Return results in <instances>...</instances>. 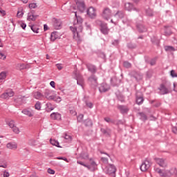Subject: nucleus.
<instances>
[{
    "mask_svg": "<svg viewBox=\"0 0 177 177\" xmlns=\"http://www.w3.org/2000/svg\"><path fill=\"white\" fill-rule=\"evenodd\" d=\"M37 17H38V15H34L32 12H29L28 14L27 20L28 21H35Z\"/></svg>",
    "mask_w": 177,
    "mask_h": 177,
    "instance_id": "2eb2a0df",
    "label": "nucleus"
},
{
    "mask_svg": "<svg viewBox=\"0 0 177 177\" xmlns=\"http://www.w3.org/2000/svg\"><path fill=\"white\" fill-rule=\"evenodd\" d=\"M70 114L72 115H77V112L75 111V109L74 107L71 106L69 108Z\"/></svg>",
    "mask_w": 177,
    "mask_h": 177,
    "instance_id": "72a5a7b5",
    "label": "nucleus"
},
{
    "mask_svg": "<svg viewBox=\"0 0 177 177\" xmlns=\"http://www.w3.org/2000/svg\"><path fill=\"white\" fill-rule=\"evenodd\" d=\"M23 114H25V115H28V117H33L34 116V113H32V112L24 109L22 111Z\"/></svg>",
    "mask_w": 177,
    "mask_h": 177,
    "instance_id": "393cba45",
    "label": "nucleus"
},
{
    "mask_svg": "<svg viewBox=\"0 0 177 177\" xmlns=\"http://www.w3.org/2000/svg\"><path fill=\"white\" fill-rule=\"evenodd\" d=\"M85 125L86 127H92V121L91 120H87L85 121Z\"/></svg>",
    "mask_w": 177,
    "mask_h": 177,
    "instance_id": "a19ab883",
    "label": "nucleus"
},
{
    "mask_svg": "<svg viewBox=\"0 0 177 177\" xmlns=\"http://www.w3.org/2000/svg\"><path fill=\"white\" fill-rule=\"evenodd\" d=\"M31 30L32 31H33V32H35L36 34H38L39 32V28H38V27L35 26H31Z\"/></svg>",
    "mask_w": 177,
    "mask_h": 177,
    "instance_id": "473e14b6",
    "label": "nucleus"
},
{
    "mask_svg": "<svg viewBox=\"0 0 177 177\" xmlns=\"http://www.w3.org/2000/svg\"><path fill=\"white\" fill-rule=\"evenodd\" d=\"M6 148L8 149V150L16 151L17 150V143L13 142H8L6 145Z\"/></svg>",
    "mask_w": 177,
    "mask_h": 177,
    "instance_id": "f8f14e48",
    "label": "nucleus"
},
{
    "mask_svg": "<svg viewBox=\"0 0 177 177\" xmlns=\"http://www.w3.org/2000/svg\"><path fill=\"white\" fill-rule=\"evenodd\" d=\"M86 104L89 107V109H92V107H93V104H92V102H86Z\"/></svg>",
    "mask_w": 177,
    "mask_h": 177,
    "instance_id": "603ef678",
    "label": "nucleus"
},
{
    "mask_svg": "<svg viewBox=\"0 0 177 177\" xmlns=\"http://www.w3.org/2000/svg\"><path fill=\"white\" fill-rule=\"evenodd\" d=\"M138 29L141 32H144V31H146V28H143V26L138 27Z\"/></svg>",
    "mask_w": 177,
    "mask_h": 177,
    "instance_id": "5fc2aeb1",
    "label": "nucleus"
},
{
    "mask_svg": "<svg viewBox=\"0 0 177 177\" xmlns=\"http://www.w3.org/2000/svg\"><path fill=\"white\" fill-rule=\"evenodd\" d=\"M115 17H119V19H122V17H124V13L121 11H119L115 14Z\"/></svg>",
    "mask_w": 177,
    "mask_h": 177,
    "instance_id": "f704fd0d",
    "label": "nucleus"
},
{
    "mask_svg": "<svg viewBox=\"0 0 177 177\" xmlns=\"http://www.w3.org/2000/svg\"><path fill=\"white\" fill-rule=\"evenodd\" d=\"M32 96L35 99H37V100H41L44 97L43 94L41 93L39 91L33 92Z\"/></svg>",
    "mask_w": 177,
    "mask_h": 177,
    "instance_id": "4468645a",
    "label": "nucleus"
},
{
    "mask_svg": "<svg viewBox=\"0 0 177 177\" xmlns=\"http://www.w3.org/2000/svg\"><path fill=\"white\" fill-rule=\"evenodd\" d=\"M6 78V72H1L0 73V80H5Z\"/></svg>",
    "mask_w": 177,
    "mask_h": 177,
    "instance_id": "58836bf2",
    "label": "nucleus"
},
{
    "mask_svg": "<svg viewBox=\"0 0 177 177\" xmlns=\"http://www.w3.org/2000/svg\"><path fill=\"white\" fill-rule=\"evenodd\" d=\"M101 17L104 19V20H109L111 17V10L109 8L103 9L101 13Z\"/></svg>",
    "mask_w": 177,
    "mask_h": 177,
    "instance_id": "423d86ee",
    "label": "nucleus"
},
{
    "mask_svg": "<svg viewBox=\"0 0 177 177\" xmlns=\"http://www.w3.org/2000/svg\"><path fill=\"white\" fill-rule=\"evenodd\" d=\"M172 131L174 133H177V128L176 127H173Z\"/></svg>",
    "mask_w": 177,
    "mask_h": 177,
    "instance_id": "69168bd1",
    "label": "nucleus"
},
{
    "mask_svg": "<svg viewBox=\"0 0 177 177\" xmlns=\"http://www.w3.org/2000/svg\"><path fill=\"white\" fill-rule=\"evenodd\" d=\"M165 50H166V52H175V48L171 46H165Z\"/></svg>",
    "mask_w": 177,
    "mask_h": 177,
    "instance_id": "c85d7f7f",
    "label": "nucleus"
},
{
    "mask_svg": "<svg viewBox=\"0 0 177 177\" xmlns=\"http://www.w3.org/2000/svg\"><path fill=\"white\" fill-rule=\"evenodd\" d=\"M59 35H57V32H52L50 35V41L54 42V41H56V39H57Z\"/></svg>",
    "mask_w": 177,
    "mask_h": 177,
    "instance_id": "5701e85b",
    "label": "nucleus"
},
{
    "mask_svg": "<svg viewBox=\"0 0 177 177\" xmlns=\"http://www.w3.org/2000/svg\"><path fill=\"white\" fill-rule=\"evenodd\" d=\"M155 161L156 164H158V165H160V167H162V168H165V167H167V160L164 158H155Z\"/></svg>",
    "mask_w": 177,
    "mask_h": 177,
    "instance_id": "6e6552de",
    "label": "nucleus"
},
{
    "mask_svg": "<svg viewBox=\"0 0 177 177\" xmlns=\"http://www.w3.org/2000/svg\"><path fill=\"white\" fill-rule=\"evenodd\" d=\"M101 32L102 34H109V28H107L106 24L101 25Z\"/></svg>",
    "mask_w": 177,
    "mask_h": 177,
    "instance_id": "6ab92c4d",
    "label": "nucleus"
},
{
    "mask_svg": "<svg viewBox=\"0 0 177 177\" xmlns=\"http://www.w3.org/2000/svg\"><path fill=\"white\" fill-rule=\"evenodd\" d=\"M104 121H106V122H110V121H111V119H110V118H105Z\"/></svg>",
    "mask_w": 177,
    "mask_h": 177,
    "instance_id": "680f3d73",
    "label": "nucleus"
},
{
    "mask_svg": "<svg viewBox=\"0 0 177 177\" xmlns=\"http://www.w3.org/2000/svg\"><path fill=\"white\" fill-rule=\"evenodd\" d=\"M0 168H8V163H4L3 165H1L0 161Z\"/></svg>",
    "mask_w": 177,
    "mask_h": 177,
    "instance_id": "864d4df0",
    "label": "nucleus"
},
{
    "mask_svg": "<svg viewBox=\"0 0 177 177\" xmlns=\"http://www.w3.org/2000/svg\"><path fill=\"white\" fill-rule=\"evenodd\" d=\"M118 109L122 114H125L126 113H128V111H129V109L127 106H119Z\"/></svg>",
    "mask_w": 177,
    "mask_h": 177,
    "instance_id": "412c9836",
    "label": "nucleus"
},
{
    "mask_svg": "<svg viewBox=\"0 0 177 177\" xmlns=\"http://www.w3.org/2000/svg\"><path fill=\"white\" fill-rule=\"evenodd\" d=\"M88 68L91 73H96V67L93 65H88Z\"/></svg>",
    "mask_w": 177,
    "mask_h": 177,
    "instance_id": "2f4dec72",
    "label": "nucleus"
},
{
    "mask_svg": "<svg viewBox=\"0 0 177 177\" xmlns=\"http://www.w3.org/2000/svg\"><path fill=\"white\" fill-rule=\"evenodd\" d=\"M47 172L50 175H55V170L52 169H48Z\"/></svg>",
    "mask_w": 177,
    "mask_h": 177,
    "instance_id": "49530a36",
    "label": "nucleus"
},
{
    "mask_svg": "<svg viewBox=\"0 0 177 177\" xmlns=\"http://www.w3.org/2000/svg\"><path fill=\"white\" fill-rule=\"evenodd\" d=\"M77 164H80V165H83V167H86V168H88V169H89L90 171H95V169H96V167H97L96 163L95 162V161H93L92 160H90L89 165H86L81 161H77Z\"/></svg>",
    "mask_w": 177,
    "mask_h": 177,
    "instance_id": "39448f33",
    "label": "nucleus"
},
{
    "mask_svg": "<svg viewBox=\"0 0 177 177\" xmlns=\"http://www.w3.org/2000/svg\"><path fill=\"white\" fill-rule=\"evenodd\" d=\"M35 110H38V111H41V104L40 102H37L35 104Z\"/></svg>",
    "mask_w": 177,
    "mask_h": 177,
    "instance_id": "7c9ffc66",
    "label": "nucleus"
},
{
    "mask_svg": "<svg viewBox=\"0 0 177 177\" xmlns=\"http://www.w3.org/2000/svg\"><path fill=\"white\" fill-rule=\"evenodd\" d=\"M50 86H52V88H55V82H54V81H51V82H50Z\"/></svg>",
    "mask_w": 177,
    "mask_h": 177,
    "instance_id": "bf43d9fd",
    "label": "nucleus"
},
{
    "mask_svg": "<svg viewBox=\"0 0 177 177\" xmlns=\"http://www.w3.org/2000/svg\"><path fill=\"white\" fill-rule=\"evenodd\" d=\"M76 16V20H75L73 26H71L70 28L73 32V38L76 41H81V33L82 32V23L84 19L80 15H77V12H75Z\"/></svg>",
    "mask_w": 177,
    "mask_h": 177,
    "instance_id": "f257e3e1",
    "label": "nucleus"
},
{
    "mask_svg": "<svg viewBox=\"0 0 177 177\" xmlns=\"http://www.w3.org/2000/svg\"><path fill=\"white\" fill-rule=\"evenodd\" d=\"M76 5L77 6V9L78 10H80V12H82L85 10V4L84 3L83 1H76Z\"/></svg>",
    "mask_w": 177,
    "mask_h": 177,
    "instance_id": "9d476101",
    "label": "nucleus"
},
{
    "mask_svg": "<svg viewBox=\"0 0 177 177\" xmlns=\"http://www.w3.org/2000/svg\"><path fill=\"white\" fill-rule=\"evenodd\" d=\"M88 80L93 86H97V79L95 76H91Z\"/></svg>",
    "mask_w": 177,
    "mask_h": 177,
    "instance_id": "dca6fc26",
    "label": "nucleus"
},
{
    "mask_svg": "<svg viewBox=\"0 0 177 177\" xmlns=\"http://www.w3.org/2000/svg\"><path fill=\"white\" fill-rule=\"evenodd\" d=\"M6 124L12 129L16 125V122L13 120H10L6 122Z\"/></svg>",
    "mask_w": 177,
    "mask_h": 177,
    "instance_id": "4be33fe9",
    "label": "nucleus"
},
{
    "mask_svg": "<svg viewBox=\"0 0 177 177\" xmlns=\"http://www.w3.org/2000/svg\"><path fill=\"white\" fill-rule=\"evenodd\" d=\"M29 9H35L37 8V4L35 3H31L29 4Z\"/></svg>",
    "mask_w": 177,
    "mask_h": 177,
    "instance_id": "79ce46f5",
    "label": "nucleus"
},
{
    "mask_svg": "<svg viewBox=\"0 0 177 177\" xmlns=\"http://www.w3.org/2000/svg\"><path fill=\"white\" fill-rule=\"evenodd\" d=\"M171 77H177L176 75V73H175V71H171V73H170Z\"/></svg>",
    "mask_w": 177,
    "mask_h": 177,
    "instance_id": "6e6d98bb",
    "label": "nucleus"
},
{
    "mask_svg": "<svg viewBox=\"0 0 177 177\" xmlns=\"http://www.w3.org/2000/svg\"><path fill=\"white\" fill-rule=\"evenodd\" d=\"M6 93L7 94V97H13L15 96V92L12 91V89L6 90Z\"/></svg>",
    "mask_w": 177,
    "mask_h": 177,
    "instance_id": "b1692460",
    "label": "nucleus"
},
{
    "mask_svg": "<svg viewBox=\"0 0 177 177\" xmlns=\"http://www.w3.org/2000/svg\"><path fill=\"white\" fill-rule=\"evenodd\" d=\"M23 16H24V9L23 8V7H21L18 9L17 17H19V19H21Z\"/></svg>",
    "mask_w": 177,
    "mask_h": 177,
    "instance_id": "a211bd4d",
    "label": "nucleus"
},
{
    "mask_svg": "<svg viewBox=\"0 0 177 177\" xmlns=\"http://www.w3.org/2000/svg\"><path fill=\"white\" fill-rule=\"evenodd\" d=\"M102 160H104V165H108L109 164H107V162H109V159L104 158H102Z\"/></svg>",
    "mask_w": 177,
    "mask_h": 177,
    "instance_id": "4d7b16f0",
    "label": "nucleus"
},
{
    "mask_svg": "<svg viewBox=\"0 0 177 177\" xmlns=\"http://www.w3.org/2000/svg\"><path fill=\"white\" fill-rule=\"evenodd\" d=\"M14 133L19 135L20 133V129L16 126V124L11 129Z\"/></svg>",
    "mask_w": 177,
    "mask_h": 177,
    "instance_id": "c756f323",
    "label": "nucleus"
},
{
    "mask_svg": "<svg viewBox=\"0 0 177 177\" xmlns=\"http://www.w3.org/2000/svg\"><path fill=\"white\" fill-rule=\"evenodd\" d=\"M57 160H63L64 161H66V162H68V160H67V158H63V157H57Z\"/></svg>",
    "mask_w": 177,
    "mask_h": 177,
    "instance_id": "3c124183",
    "label": "nucleus"
},
{
    "mask_svg": "<svg viewBox=\"0 0 177 177\" xmlns=\"http://www.w3.org/2000/svg\"><path fill=\"white\" fill-rule=\"evenodd\" d=\"M17 68L18 70H24L26 68H30V65L26 64H17Z\"/></svg>",
    "mask_w": 177,
    "mask_h": 177,
    "instance_id": "f3484780",
    "label": "nucleus"
},
{
    "mask_svg": "<svg viewBox=\"0 0 177 177\" xmlns=\"http://www.w3.org/2000/svg\"><path fill=\"white\" fill-rule=\"evenodd\" d=\"M56 67L57 68H58V70H63V64H56Z\"/></svg>",
    "mask_w": 177,
    "mask_h": 177,
    "instance_id": "a18cd8bd",
    "label": "nucleus"
},
{
    "mask_svg": "<svg viewBox=\"0 0 177 177\" xmlns=\"http://www.w3.org/2000/svg\"><path fill=\"white\" fill-rule=\"evenodd\" d=\"M131 66L132 65L131 64V63H129L128 62H124V67H126V68H131Z\"/></svg>",
    "mask_w": 177,
    "mask_h": 177,
    "instance_id": "ea45409f",
    "label": "nucleus"
},
{
    "mask_svg": "<svg viewBox=\"0 0 177 177\" xmlns=\"http://www.w3.org/2000/svg\"><path fill=\"white\" fill-rule=\"evenodd\" d=\"M0 59L1 60H5V59H6V55H5V54L2 52H0Z\"/></svg>",
    "mask_w": 177,
    "mask_h": 177,
    "instance_id": "37998d69",
    "label": "nucleus"
},
{
    "mask_svg": "<svg viewBox=\"0 0 177 177\" xmlns=\"http://www.w3.org/2000/svg\"><path fill=\"white\" fill-rule=\"evenodd\" d=\"M64 139H66V140H70L71 139V137L70 136L66 134L64 136Z\"/></svg>",
    "mask_w": 177,
    "mask_h": 177,
    "instance_id": "13d9d810",
    "label": "nucleus"
},
{
    "mask_svg": "<svg viewBox=\"0 0 177 177\" xmlns=\"http://www.w3.org/2000/svg\"><path fill=\"white\" fill-rule=\"evenodd\" d=\"M151 66H154L156 64V59H152L150 62Z\"/></svg>",
    "mask_w": 177,
    "mask_h": 177,
    "instance_id": "052dcab7",
    "label": "nucleus"
},
{
    "mask_svg": "<svg viewBox=\"0 0 177 177\" xmlns=\"http://www.w3.org/2000/svg\"><path fill=\"white\" fill-rule=\"evenodd\" d=\"M156 172H157L158 174H160V176H161V174H164V170H161L158 168H156L155 169Z\"/></svg>",
    "mask_w": 177,
    "mask_h": 177,
    "instance_id": "c03bdc74",
    "label": "nucleus"
},
{
    "mask_svg": "<svg viewBox=\"0 0 177 177\" xmlns=\"http://www.w3.org/2000/svg\"><path fill=\"white\" fill-rule=\"evenodd\" d=\"M176 167H171L164 170V173L161 174V176L170 177L172 175H176Z\"/></svg>",
    "mask_w": 177,
    "mask_h": 177,
    "instance_id": "20e7f679",
    "label": "nucleus"
},
{
    "mask_svg": "<svg viewBox=\"0 0 177 177\" xmlns=\"http://www.w3.org/2000/svg\"><path fill=\"white\" fill-rule=\"evenodd\" d=\"M50 145H52L53 146H56V147H60V146H59V141L55 139H50Z\"/></svg>",
    "mask_w": 177,
    "mask_h": 177,
    "instance_id": "bb28decb",
    "label": "nucleus"
},
{
    "mask_svg": "<svg viewBox=\"0 0 177 177\" xmlns=\"http://www.w3.org/2000/svg\"><path fill=\"white\" fill-rule=\"evenodd\" d=\"M136 102L138 104H142V103H143V97H137Z\"/></svg>",
    "mask_w": 177,
    "mask_h": 177,
    "instance_id": "c9c22d12",
    "label": "nucleus"
},
{
    "mask_svg": "<svg viewBox=\"0 0 177 177\" xmlns=\"http://www.w3.org/2000/svg\"><path fill=\"white\" fill-rule=\"evenodd\" d=\"M117 171V169L115 168V166L113 165H104V171L106 174H109V175H111L113 174H115V171Z\"/></svg>",
    "mask_w": 177,
    "mask_h": 177,
    "instance_id": "7ed1b4c3",
    "label": "nucleus"
},
{
    "mask_svg": "<svg viewBox=\"0 0 177 177\" xmlns=\"http://www.w3.org/2000/svg\"><path fill=\"white\" fill-rule=\"evenodd\" d=\"M44 96L48 100H53L56 97V95L52 94V91L46 90L44 93Z\"/></svg>",
    "mask_w": 177,
    "mask_h": 177,
    "instance_id": "1a4fd4ad",
    "label": "nucleus"
},
{
    "mask_svg": "<svg viewBox=\"0 0 177 177\" xmlns=\"http://www.w3.org/2000/svg\"><path fill=\"white\" fill-rule=\"evenodd\" d=\"M3 177H9V173H8V172H4V173H3Z\"/></svg>",
    "mask_w": 177,
    "mask_h": 177,
    "instance_id": "0e129e2a",
    "label": "nucleus"
},
{
    "mask_svg": "<svg viewBox=\"0 0 177 177\" xmlns=\"http://www.w3.org/2000/svg\"><path fill=\"white\" fill-rule=\"evenodd\" d=\"M100 92H107L109 91V87L105 88L104 87V83H102L101 86L99 88Z\"/></svg>",
    "mask_w": 177,
    "mask_h": 177,
    "instance_id": "cd10ccee",
    "label": "nucleus"
},
{
    "mask_svg": "<svg viewBox=\"0 0 177 177\" xmlns=\"http://www.w3.org/2000/svg\"><path fill=\"white\" fill-rule=\"evenodd\" d=\"M87 15L89 16V17H91V19L96 17V10L93 7H90L87 10Z\"/></svg>",
    "mask_w": 177,
    "mask_h": 177,
    "instance_id": "9b49d317",
    "label": "nucleus"
},
{
    "mask_svg": "<svg viewBox=\"0 0 177 177\" xmlns=\"http://www.w3.org/2000/svg\"><path fill=\"white\" fill-rule=\"evenodd\" d=\"M20 26L21 27V28H23V30H24L26 28V27H27V24H26L24 22H21L20 23Z\"/></svg>",
    "mask_w": 177,
    "mask_h": 177,
    "instance_id": "09e8293b",
    "label": "nucleus"
},
{
    "mask_svg": "<svg viewBox=\"0 0 177 177\" xmlns=\"http://www.w3.org/2000/svg\"><path fill=\"white\" fill-rule=\"evenodd\" d=\"M124 8L126 9V10H132V9H133V5H132L131 3H127L124 5Z\"/></svg>",
    "mask_w": 177,
    "mask_h": 177,
    "instance_id": "a878e982",
    "label": "nucleus"
},
{
    "mask_svg": "<svg viewBox=\"0 0 177 177\" xmlns=\"http://www.w3.org/2000/svg\"><path fill=\"white\" fill-rule=\"evenodd\" d=\"M82 118H84V115H79L77 117V121H79V122H81V121H82Z\"/></svg>",
    "mask_w": 177,
    "mask_h": 177,
    "instance_id": "de8ad7c7",
    "label": "nucleus"
},
{
    "mask_svg": "<svg viewBox=\"0 0 177 177\" xmlns=\"http://www.w3.org/2000/svg\"><path fill=\"white\" fill-rule=\"evenodd\" d=\"M0 98L4 100L9 99V97H8V94L6 92H4L0 95Z\"/></svg>",
    "mask_w": 177,
    "mask_h": 177,
    "instance_id": "e433bc0d",
    "label": "nucleus"
},
{
    "mask_svg": "<svg viewBox=\"0 0 177 177\" xmlns=\"http://www.w3.org/2000/svg\"><path fill=\"white\" fill-rule=\"evenodd\" d=\"M53 26L55 30H60L62 28V21L59 19H56V18H54L53 19Z\"/></svg>",
    "mask_w": 177,
    "mask_h": 177,
    "instance_id": "ddd939ff",
    "label": "nucleus"
},
{
    "mask_svg": "<svg viewBox=\"0 0 177 177\" xmlns=\"http://www.w3.org/2000/svg\"><path fill=\"white\" fill-rule=\"evenodd\" d=\"M48 25H46V24H45V25H44V31H48Z\"/></svg>",
    "mask_w": 177,
    "mask_h": 177,
    "instance_id": "e2e57ef3",
    "label": "nucleus"
},
{
    "mask_svg": "<svg viewBox=\"0 0 177 177\" xmlns=\"http://www.w3.org/2000/svg\"><path fill=\"white\" fill-rule=\"evenodd\" d=\"M151 167V161L149 160H145L140 166V169L142 172H146Z\"/></svg>",
    "mask_w": 177,
    "mask_h": 177,
    "instance_id": "0eeeda50",
    "label": "nucleus"
},
{
    "mask_svg": "<svg viewBox=\"0 0 177 177\" xmlns=\"http://www.w3.org/2000/svg\"><path fill=\"white\" fill-rule=\"evenodd\" d=\"M140 115L142 120H143L144 121H145V120H147V117L146 116V115H145V113H140Z\"/></svg>",
    "mask_w": 177,
    "mask_h": 177,
    "instance_id": "8fccbe9b",
    "label": "nucleus"
},
{
    "mask_svg": "<svg viewBox=\"0 0 177 177\" xmlns=\"http://www.w3.org/2000/svg\"><path fill=\"white\" fill-rule=\"evenodd\" d=\"M23 3H27L28 2V0H21Z\"/></svg>",
    "mask_w": 177,
    "mask_h": 177,
    "instance_id": "774afa93",
    "label": "nucleus"
},
{
    "mask_svg": "<svg viewBox=\"0 0 177 177\" xmlns=\"http://www.w3.org/2000/svg\"><path fill=\"white\" fill-rule=\"evenodd\" d=\"M174 91L175 92H177V84H174Z\"/></svg>",
    "mask_w": 177,
    "mask_h": 177,
    "instance_id": "338daca9",
    "label": "nucleus"
},
{
    "mask_svg": "<svg viewBox=\"0 0 177 177\" xmlns=\"http://www.w3.org/2000/svg\"><path fill=\"white\" fill-rule=\"evenodd\" d=\"M159 91L160 92V95H167V93H171V92H172V90L169 87V84L168 83L160 84Z\"/></svg>",
    "mask_w": 177,
    "mask_h": 177,
    "instance_id": "f03ea898",
    "label": "nucleus"
},
{
    "mask_svg": "<svg viewBox=\"0 0 177 177\" xmlns=\"http://www.w3.org/2000/svg\"><path fill=\"white\" fill-rule=\"evenodd\" d=\"M54 102H57V103H60V102H62V97H59V96H56L55 98L53 100Z\"/></svg>",
    "mask_w": 177,
    "mask_h": 177,
    "instance_id": "4c0bfd02",
    "label": "nucleus"
},
{
    "mask_svg": "<svg viewBox=\"0 0 177 177\" xmlns=\"http://www.w3.org/2000/svg\"><path fill=\"white\" fill-rule=\"evenodd\" d=\"M50 117L53 120H62V115L57 113H53Z\"/></svg>",
    "mask_w": 177,
    "mask_h": 177,
    "instance_id": "aec40b11",
    "label": "nucleus"
}]
</instances>
